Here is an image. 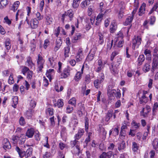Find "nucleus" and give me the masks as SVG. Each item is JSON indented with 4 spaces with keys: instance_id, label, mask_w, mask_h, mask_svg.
<instances>
[{
    "instance_id": "1",
    "label": "nucleus",
    "mask_w": 158,
    "mask_h": 158,
    "mask_svg": "<svg viewBox=\"0 0 158 158\" xmlns=\"http://www.w3.org/2000/svg\"><path fill=\"white\" fill-rule=\"evenodd\" d=\"M105 78L104 74L103 73L99 74V77L95 79L94 82V85L95 87L98 89L102 86V83Z\"/></svg>"
},
{
    "instance_id": "2",
    "label": "nucleus",
    "mask_w": 158,
    "mask_h": 158,
    "mask_svg": "<svg viewBox=\"0 0 158 158\" xmlns=\"http://www.w3.org/2000/svg\"><path fill=\"white\" fill-rule=\"evenodd\" d=\"M142 41V38L140 36H134L132 40V49L135 50L140 45Z\"/></svg>"
},
{
    "instance_id": "3",
    "label": "nucleus",
    "mask_w": 158,
    "mask_h": 158,
    "mask_svg": "<svg viewBox=\"0 0 158 158\" xmlns=\"http://www.w3.org/2000/svg\"><path fill=\"white\" fill-rule=\"evenodd\" d=\"M38 57L37 60L38 68L39 71H41L43 68V66L45 62V60L40 54H38Z\"/></svg>"
},
{
    "instance_id": "4",
    "label": "nucleus",
    "mask_w": 158,
    "mask_h": 158,
    "mask_svg": "<svg viewBox=\"0 0 158 158\" xmlns=\"http://www.w3.org/2000/svg\"><path fill=\"white\" fill-rule=\"evenodd\" d=\"M105 63H103L101 59H99L97 62V64L95 67V71L97 72H100L104 67Z\"/></svg>"
},
{
    "instance_id": "5",
    "label": "nucleus",
    "mask_w": 158,
    "mask_h": 158,
    "mask_svg": "<svg viewBox=\"0 0 158 158\" xmlns=\"http://www.w3.org/2000/svg\"><path fill=\"white\" fill-rule=\"evenodd\" d=\"M158 68V57H154L152 64L151 71L154 73L156 71Z\"/></svg>"
},
{
    "instance_id": "6",
    "label": "nucleus",
    "mask_w": 158,
    "mask_h": 158,
    "mask_svg": "<svg viewBox=\"0 0 158 158\" xmlns=\"http://www.w3.org/2000/svg\"><path fill=\"white\" fill-rule=\"evenodd\" d=\"M151 108L148 105H147L145 107L143 108L140 112L141 115L144 117H147L148 113L150 112Z\"/></svg>"
},
{
    "instance_id": "7",
    "label": "nucleus",
    "mask_w": 158,
    "mask_h": 158,
    "mask_svg": "<svg viewBox=\"0 0 158 158\" xmlns=\"http://www.w3.org/2000/svg\"><path fill=\"white\" fill-rule=\"evenodd\" d=\"M83 52V49L82 48L79 49L76 56V59L77 62L81 61L84 58Z\"/></svg>"
},
{
    "instance_id": "8",
    "label": "nucleus",
    "mask_w": 158,
    "mask_h": 158,
    "mask_svg": "<svg viewBox=\"0 0 158 158\" xmlns=\"http://www.w3.org/2000/svg\"><path fill=\"white\" fill-rule=\"evenodd\" d=\"M39 23V22L36 18H33L31 20L29 25L31 29H35L38 27Z\"/></svg>"
},
{
    "instance_id": "9",
    "label": "nucleus",
    "mask_w": 158,
    "mask_h": 158,
    "mask_svg": "<svg viewBox=\"0 0 158 158\" xmlns=\"http://www.w3.org/2000/svg\"><path fill=\"white\" fill-rule=\"evenodd\" d=\"M96 50V48H92L91 50V53H89L86 57V60L87 61H91L93 60L95 56Z\"/></svg>"
},
{
    "instance_id": "10",
    "label": "nucleus",
    "mask_w": 158,
    "mask_h": 158,
    "mask_svg": "<svg viewBox=\"0 0 158 158\" xmlns=\"http://www.w3.org/2000/svg\"><path fill=\"white\" fill-rule=\"evenodd\" d=\"M55 74L54 70L53 69H49L47 71L46 75L49 79L50 81L52 79Z\"/></svg>"
},
{
    "instance_id": "11",
    "label": "nucleus",
    "mask_w": 158,
    "mask_h": 158,
    "mask_svg": "<svg viewBox=\"0 0 158 158\" xmlns=\"http://www.w3.org/2000/svg\"><path fill=\"white\" fill-rule=\"evenodd\" d=\"M35 132V130L34 128L31 127L28 128L26 133L25 136L28 138H31L33 137Z\"/></svg>"
},
{
    "instance_id": "12",
    "label": "nucleus",
    "mask_w": 158,
    "mask_h": 158,
    "mask_svg": "<svg viewBox=\"0 0 158 158\" xmlns=\"http://www.w3.org/2000/svg\"><path fill=\"white\" fill-rule=\"evenodd\" d=\"M98 131L100 137L105 139L106 138V132L104 128L102 127H99Z\"/></svg>"
},
{
    "instance_id": "13",
    "label": "nucleus",
    "mask_w": 158,
    "mask_h": 158,
    "mask_svg": "<svg viewBox=\"0 0 158 158\" xmlns=\"http://www.w3.org/2000/svg\"><path fill=\"white\" fill-rule=\"evenodd\" d=\"M84 133V131L83 129L79 128L78 131L77 133L74 136V138L77 140L79 139Z\"/></svg>"
},
{
    "instance_id": "14",
    "label": "nucleus",
    "mask_w": 158,
    "mask_h": 158,
    "mask_svg": "<svg viewBox=\"0 0 158 158\" xmlns=\"http://www.w3.org/2000/svg\"><path fill=\"white\" fill-rule=\"evenodd\" d=\"M82 38V35L81 33H77L73 36L72 41L73 43H76L80 40Z\"/></svg>"
},
{
    "instance_id": "15",
    "label": "nucleus",
    "mask_w": 158,
    "mask_h": 158,
    "mask_svg": "<svg viewBox=\"0 0 158 158\" xmlns=\"http://www.w3.org/2000/svg\"><path fill=\"white\" fill-rule=\"evenodd\" d=\"M3 148L6 149H10L11 148L10 143L7 139H4L3 140Z\"/></svg>"
},
{
    "instance_id": "16",
    "label": "nucleus",
    "mask_w": 158,
    "mask_h": 158,
    "mask_svg": "<svg viewBox=\"0 0 158 158\" xmlns=\"http://www.w3.org/2000/svg\"><path fill=\"white\" fill-rule=\"evenodd\" d=\"M25 65L30 67V69H31L34 66V64L33 62L32 58L30 56H29L27 58Z\"/></svg>"
},
{
    "instance_id": "17",
    "label": "nucleus",
    "mask_w": 158,
    "mask_h": 158,
    "mask_svg": "<svg viewBox=\"0 0 158 158\" xmlns=\"http://www.w3.org/2000/svg\"><path fill=\"white\" fill-rule=\"evenodd\" d=\"M69 69L68 68H65L63 70V72L61 74V77L62 78H66L70 75Z\"/></svg>"
},
{
    "instance_id": "18",
    "label": "nucleus",
    "mask_w": 158,
    "mask_h": 158,
    "mask_svg": "<svg viewBox=\"0 0 158 158\" xmlns=\"http://www.w3.org/2000/svg\"><path fill=\"white\" fill-rule=\"evenodd\" d=\"M114 45L118 47L121 48L123 47L124 43L123 40V39L118 40L117 38L114 39Z\"/></svg>"
},
{
    "instance_id": "19",
    "label": "nucleus",
    "mask_w": 158,
    "mask_h": 158,
    "mask_svg": "<svg viewBox=\"0 0 158 158\" xmlns=\"http://www.w3.org/2000/svg\"><path fill=\"white\" fill-rule=\"evenodd\" d=\"M112 155V151L108 152H103L100 156V158H110Z\"/></svg>"
},
{
    "instance_id": "20",
    "label": "nucleus",
    "mask_w": 158,
    "mask_h": 158,
    "mask_svg": "<svg viewBox=\"0 0 158 158\" xmlns=\"http://www.w3.org/2000/svg\"><path fill=\"white\" fill-rule=\"evenodd\" d=\"M48 61V63L52 67H54L56 64L55 59L53 57L51 56L49 57Z\"/></svg>"
},
{
    "instance_id": "21",
    "label": "nucleus",
    "mask_w": 158,
    "mask_h": 158,
    "mask_svg": "<svg viewBox=\"0 0 158 158\" xmlns=\"http://www.w3.org/2000/svg\"><path fill=\"white\" fill-rule=\"evenodd\" d=\"M133 17V15H131L130 16H128L124 23V25L125 26L130 25L132 21Z\"/></svg>"
},
{
    "instance_id": "22",
    "label": "nucleus",
    "mask_w": 158,
    "mask_h": 158,
    "mask_svg": "<svg viewBox=\"0 0 158 158\" xmlns=\"http://www.w3.org/2000/svg\"><path fill=\"white\" fill-rule=\"evenodd\" d=\"M26 136L24 134H21L19 136L18 143L19 145L23 144L26 140Z\"/></svg>"
},
{
    "instance_id": "23",
    "label": "nucleus",
    "mask_w": 158,
    "mask_h": 158,
    "mask_svg": "<svg viewBox=\"0 0 158 158\" xmlns=\"http://www.w3.org/2000/svg\"><path fill=\"white\" fill-rule=\"evenodd\" d=\"M15 150L18 153L19 156L21 158H23V156H25V152L21 150L18 146H16L15 147Z\"/></svg>"
},
{
    "instance_id": "24",
    "label": "nucleus",
    "mask_w": 158,
    "mask_h": 158,
    "mask_svg": "<svg viewBox=\"0 0 158 158\" xmlns=\"http://www.w3.org/2000/svg\"><path fill=\"white\" fill-rule=\"evenodd\" d=\"M146 5L145 3H143L141 6L139 10V16H142L144 13L145 11V7Z\"/></svg>"
},
{
    "instance_id": "25",
    "label": "nucleus",
    "mask_w": 158,
    "mask_h": 158,
    "mask_svg": "<svg viewBox=\"0 0 158 158\" xmlns=\"http://www.w3.org/2000/svg\"><path fill=\"white\" fill-rule=\"evenodd\" d=\"M45 23L46 25H49L52 23L53 19L50 15H46L45 17Z\"/></svg>"
},
{
    "instance_id": "26",
    "label": "nucleus",
    "mask_w": 158,
    "mask_h": 158,
    "mask_svg": "<svg viewBox=\"0 0 158 158\" xmlns=\"http://www.w3.org/2000/svg\"><path fill=\"white\" fill-rule=\"evenodd\" d=\"M150 69V65L149 62L145 63L142 68L143 70L145 72H148Z\"/></svg>"
},
{
    "instance_id": "27",
    "label": "nucleus",
    "mask_w": 158,
    "mask_h": 158,
    "mask_svg": "<svg viewBox=\"0 0 158 158\" xmlns=\"http://www.w3.org/2000/svg\"><path fill=\"white\" fill-rule=\"evenodd\" d=\"M148 101V98L146 96H142L139 98V102L140 104L144 105Z\"/></svg>"
},
{
    "instance_id": "28",
    "label": "nucleus",
    "mask_w": 158,
    "mask_h": 158,
    "mask_svg": "<svg viewBox=\"0 0 158 158\" xmlns=\"http://www.w3.org/2000/svg\"><path fill=\"white\" fill-rule=\"evenodd\" d=\"M61 127L60 135L61 138L63 139L67 136L66 128L63 126H61Z\"/></svg>"
},
{
    "instance_id": "29",
    "label": "nucleus",
    "mask_w": 158,
    "mask_h": 158,
    "mask_svg": "<svg viewBox=\"0 0 158 158\" xmlns=\"http://www.w3.org/2000/svg\"><path fill=\"white\" fill-rule=\"evenodd\" d=\"M151 52L150 50L148 49L147 48L145 50L144 54L146 56L147 59L151 60Z\"/></svg>"
},
{
    "instance_id": "30",
    "label": "nucleus",
    "mask_w": 158,
    "mask_h": 158,
    "mask_svg": "<svg viewBox=\"0 0 158 158\" xmlns=\"http://www.w3.org/2000/svg\"><path fill=\"white\" fill-rule=\"evenodd\" d=\"M109 86L107 89V94L109 96L114 97L116 95V90L114 89H111Z\"/></svg>"
},
{
    "instance_id": "31",
    "label": "nucleus",
    "mask_w": 158,
    "mask_h": 158,
    "mask_svg": "<svg viewBox=\"0 0 158 158\" xmlns=\"http://www.w3.org/2000/svg\"><path fill=\"white\" fill-rule=\"evenodd\" d=\"M77 140L76 139H75L73 141H72L70 142V144L73 147L75 146H76V147L78 150H79V147L78 145V144L79 143V141Z\"/></svg>"
},
{
    "instance_id": "32",
    "label": "nucleus",
    "mask_w": 158,
    "mask_h": 158,
    "mask_svg": "<svg viewBox=\"0 0 158 158\" xmlns=\"http://www.w3.org/2000/svg\"><path fill=\"white\" fill-rule=\"evenodd\" d=\"M34 110H27L25 114L26 118L28 119L31 118L32 116Z\"/></svg>"
},
{
    "instance_id": "33",
    "label": "nucleus",
    "mask_w": 158,
    "mask_h": 158,
    "mask_svg": "<svg viewBox=\"0 0 158 158\" xmlns=\"http://www.w3.org/2000/svg\"><path fill=\"white\" fill-rule=\"evenodd\" d=\"M32 148H28L26 151V152H25V157L26 158H27L31 156L32 155Z\"/></svg>"
},
{
    "instance_id": "34",
    "label": "nucleus",
    "mask_w": 158,
    "mask_h": 158,
    "mask_svg": "<svg viewBox=\"0 0 158 158\" xmlns=\"http://www.w3.org/2000/svg\"><path fill=\"white\" fill-rule=\"evenodd\" d=\"M20 4V2L19 1L15 2L13 5L11 10H13L14 12H15L17 9L18 8L19 5Z\"/></svg>"
},
{
    "instance_id": "35",
    "label": "nucleus",
    "mask_w": 158,
    "mask_h": 158,
    "mask_svg": "<svg viewBox=\"0 0 158 158\" xmlns=\"http://www.w3.org/2000/svg\"><path fill=\"white\" fill-rule=\"evenodd\" d=\"M145 60L144 56L143 55H140L138 58L137 62L138 64L139 65H141L143 62Z\"/></svg>"
},
{
    "instance_id": "36",
    "label": "nucleus",
    "mask_w": 158,
    "mask_h": 158,
    "mask_svg": "<svg viewBox=\"0 0 158 158\" xmlns=\"http://www.w3.org/2000/svg\"><path fill=\"white\" fill-rule=\"evenodd\" d=\"M5 46L7 50H9L11 48V44L10 40L9 39L7 38L5 42Z\"/></svg>"
},
{
    "instance_id": "37",
    "label": "nucleus",
    "mask_w": 158,
    "mask_h": 158,
    "mask_svg": "<svg viewBox=\"0 0 158 158\" xmlns=\"http://www.w3.org/2000/svg\"><path fill=\"white\" fill-rule=\"evenodd\" d=\"M152 145L153 148L156 151H158V139L155 138L153 141Z\"/></svg>"
},
{
    "instance_id": "38",
    "label": "nucleus",
    "mask_w": 158,
    "mask_h": 158,
    "mask_svg": "<svg viewBox=\"0 0 158 158\" xmlns=\"http://www.w3.org/2000/svg\"><path fill=\"white\" fill-rule=\"evenodd\" d=\"M66 16H68L70 19V20L71 21L73 17L74 13L72 9H69L66 12Z\"/></svg>"
},
{
    "instance_id": "39",
    "label": "nucleus",
    "mask_w": 158,
    "mask_h": 158,
    "mask_svg": "<svg viewBox=\"0 0 158 158\" xmlns=\"http://www.w3.org/2000/svg\"><path fill=\"white\" fill-rule=\"evenodd\" d=\"M90 3V0H85L81 3V7L82 8L85 9L86 8L87 6L89 5Z\"/></svg>"
},
{
    "instance_id": "40",
    "label": "nucleus",
    "mask_w": 158,
    "mask_h": 158,
    "mask_svg": "<svg viewBox=\"0 0 158 158\" xmlns=\"http://www.w3.org/2000/svg\"><path fill=\"white\" fill-rule=\"evenodd\" d=\"M82 75L81 72H77L74 77V80L76 81L80 80L81 78Z\"/></svg>"
},
{
    "instance_id": "41",
    "label": "nucleus",
    "mask_w": 158,
    "mask_h": 158,
    "mask_svg": "<svg viewBox=\"0 0 158 158\" xmlns=\"http://www.w3.org/2000/svg\"><path fill=\"white\" fill-rule=\"evenodd\" d=\"M113 43V39H109L108 41L107 44V49L108 50H110L112 47Z\"/></svg>"
},
{
    "instance_id": "42",
    "label": "nucleus",
    "mask_w": 158,
    "mask_h": 158,
    "mask_svg": "<svg viewBox=\"0 0 158 158\" xmlns=\"http://www.w3.org/2000/svg\"><path fill=\"white\" fill-rule=\"evenodd\" d=\"M98 36L99 40H98V42L100 44H102L104 43V36L102 35V33L101 32L98 33Z\"/></svg>"
},
{
    "instance_id": "43",
    "label": "nucleus",
    "mask_w": 158,
    "mask_h": 158,
    "mask_svg": "<svg viewBox=\"0 0 158 158\" xmlns=\"http://www.w3.org/2000/svg\"><path fill=\"white\" fill-rule=\"evenodd\" d=\"M117 26L115 23H112L111 26H110V31L111 33L114 32L116 30Z\"/></svg>"
},
{
    "instance_id": "44",
    "label": "nucleus",
    "mask_w": 158,
    "mask_h": 158,
    "mask_svg": "<svg viewBox=\"0 0 158 158\" xmlns=\"http://www.w3.org/2000/svg\"><path fill=\"white\" fill-rule=\"evenodd\" d=\"M13 103L12 106L14 108L16 107V105L18 103V98L17 96H14L12 98Z\"/></svg>"
},
{
    "instance_id": "45",
    "label": "nucleus",
    "mask_w": 158,
    "mask_h": 158,
    "mask_svg": "<svg viewBox=\"0 0 158 158\" xmlns=\"http://www.w3.org/2000/svg\"><path fill=\"white\" fill-rule=\"evenodd\" d=\"M46 113L47 115L51 116L54 114L53 109L52 108H48L46 110Z\"/></svg>"
},
{
    "instance_id": "46",
    "label": "nucleus",
    "mask_w": 158,
    "mask_h": 158,
    "mask_svg": "<svg viewBox=\"0 0 158 158\" xmlns=\"http://www.w3.org/2000/svg\"><path fill=\"white\" fill-rule=\"evenodd\" d=\"M8 4L7 0H2L0 2V8L2 9L5 7Z\"/></svg>"
},
{
    "instance_id": "47",
    "label": "nucleus",
    "mask_w": 158,
    "mask_h": 158,
    "mask_svg": "<svg viewBox=\"0 0 158 158\" xmlns=\"http://www.w3.org/2000/svg\"><path fill=\"white\" fill-rule=\"evenodd\" d=\"M125 148V143L124 141H122L121 143L118 144V149L120 151L123 149Z\"/></svg>"
},
{
    "instance_id": "48",
    "label": "nucleus",
    "mask_w": 158,
    "mask_h": 158,
    "mask_svg": "<svg viewBox=\"0 0 158 158\" xmlns=\"http://www.w3.org/2000/svg\"><path fill=\"white\" fill-rule=\"evenodd\" d=\"M30 71L29 68L26 66H23L21 70V72L23 75L25 76L26 73Z\"/></svg>"
},
{
    "instance_id": "49",
    "label": "nucleus",
    "mask_w": 158,
    "mask_h": 158,
    "mask_svg": "<svg viewBox=\"0 0 158 158\" xmlns=\"http://www.w3.org/2000/svg\"><path fill=\"white\" fill-rule=\"evenodd\" d=\"M80 0H73L72 6L74 8H78L79 5V2Z\"/></svg>"
},
{
    "instance_id": "50",
    "label": "nucleus",
    "mask_w": 158,
    "mask_h": 158,
    "mask_svg": "<svg viewBox=\"0 0 158 158\" xmlns=\"http://www.w3.org/2000/svg\"><path fill=\"white\" fill-rule=\"evenodd\" d=\"M138 148L139 146H138L137 144L135 142H133L132 145V149L133 151L134 152H136L138 149Z\"/></svg>"
},
{
    "instance_id": "51",
    "label": "nucleus",
    "mask_w": 158,
    "mask_h": 158,
    "mask_svg": "<svg viewBox=\"0 0 158 158\" xmlns=\"http://www.w3.org/2000/svg\"><path fill=\"white\" fill-rule=\"evenodd\" d=\"M70 47L69 45L67 46V47H64V54L65 56L66 57L68 56V53L70 51Z\"/></svg>"
},
{
    "instance_id": "52",
    "label": "nucleus",
    "mask_w": 158,
    "mask_h": 158,
    "mask_svg": "<svg viewBox=\"0 0 158 158\" xmlns=\"http://www.w3.org/2000/svg\"><path fill=\"white\" fill-rule=\"evenodd\" d=\"M27 73V79L31 80L32 78V77L33 75V72L31 70H30Z\"/></svg>"
},
{
    "instance_id": "53",
    "label": "nucleus",
    "mask_w": 158,
    "mask_h": 158,
    "mask_svg": "<svg viewBox=\"0 0 158 158\" xmlns=\"http://www.w3.org/2000/svg\"><path fill=\"white\" fill-rule=\"evenodd\" d=\"M158 8V2H157L155 4L154 6L151 10L149 13V14H151L154 11H156L157 9Z\"/></svg>"
},
{
    "instance_id": "54",
    "label": "nucleus",
    "mask_w": 158,
    "mask_h": 158,
    "mask_svg": "<svg viewBox=\"0 0 158 158\" xmlns=\"http://www.w3.org/2000/svg\"><path fill=\"white\" fill-rule=\"evenodd\" d=\"M110 69L112 73H116L117 68L115 66L112 65L110 66Z\"/></svg>"
},
{
    "instance_id": "55",
    "label": "nucleus",
    "mask_w": 158,
    "mask_h": 158,
    "mask_svg": "<svg viewBox=\"0 0 158 158\" xmlns=\"http://www.w3.org/2000/svg\"><path fill=\"white\" fill-rule=\"evenodd\" d=\"M73 110V108L72 106H67L66 110V112L67 113L69 114L71 113Z\"/></svg>"
},
{
    "instance_id": "56",
    "label": "nucleus",
    "mask_w": 158,
    "mask_h": 158,
    "mask_svg": "<svg viewBox=\"0 0 158 158\" xmlns=\"http://www.w3.org/2000/svg\"><path fill=\"white\" fill-rule=\"evenodd\" d=\"M76 100L75 98H73L71 99L68 102L69 104L75 106L76 105Z\"/></svg>"
},
{
    "instance_id": "57",
    "label": "nucleus",
    "mask_w": 158,
    "mask_h": 158,
    "mask_svg": "<svg viewBox=\"0 0 158 158\" xmlns=\"http://www.w3.org/2000/svg\"><path fill=\"white\" fill-rule=\"evenodd\" d=\"M57 106L59 108L62 107L64 105L63 100L62 99H59L57 101Z\"/></svg>"
},
{
    "instance_id": "58",
    "label": "nucleus",
    "mask_w": 158,
    "mask_h": 158,
    "mask_svg": "<svg viewBox=\"0 0 158 158\" xmlns=\"http://www.w3.org/2000/svg\"><path fill=\"white\" fill-rule=\"evenodd\" d=\"M45 143H44V146L48 148H50V146L48 143V137L47 136L45 137Z\"/></svg>"
},
{
    "instance_id": "59",
    "label": "nucleus",
    "mask_w": 158,
    "mask_h": 158,
    "mask_svg": "<svg viewBox=\"0 0 158 158\" xmlns=\"http://www.w3.org/2000/svg\"><path fill=\"white\" fill-rule=\"evenodd\" d=\"M44 0H42L40 1L39 6V9L41 12L43 11L44 9Z\"/></svg>"
},
{
    "instance_id": "60",
    "label": "nucleus",
    "mask_w": 158,
    "mask_h": 158,
    "mask_svg": "<svg viewBox=\"0 0 158 158\" xmlns=\"http://www.w3.org/2000/svg\"><path fill=\"white\" fill-rule=\"evenodd\" d=\"M123 33L121 31H120L117 34V37L115 39L117 38L118 40H119L123 39Z\"/></svg>"
},
{
    "instance_id": "61",
    "label": "nucleus",
    "mask_w": 158,
    "mask_h": 158,
    "mask_svg": "<svg viewBox=\"0 0 158 158\" xmlns=\"http://www.w3.org/2000/svg\"><path fill=\"white\" fill-rule=\"evenodd\" d=\"M78 110L79 111H84L85 110L84 105L81 103H80L78 104Z\"/></svg>"
},
{
    "instance_id": "62",
    "label": "nucleus",
    "mask_w": 158,
    "mask_h": 158,
    "mask_svg": "<svg viewBox=\"0 0 158 158\" xmlns=\"http://www.w3.org/2000/svg\"><path fill=\"white\" fill-rule=\"evenodd\" d=\"M19 136H13L12 137V140L14 144L18 143Z\"/></svg>"
},
{
    "instance_id": "63",
    "label": "nucleus",
    "mask_w": 158,
    "mask_h": 158,
    "mask_svg": "<svg viewBox=\"0 0 158 158\" xmlns=\"http://www.w3.org/2000/svg\"><path fill=\"white\" fill-rule=\"evenodd\" d=\"M35 15L36 17L35 18H36L38 21L40 20L43 18V16L41 15L40 13L39 12H37L36 13Z\"/></svg>"
},
{
    "instance_id": "64",
    "label": "nucleus",
    "mask_w": 158,
    "mask_h": 158,
    "mask_svg": "<svg viewBox=\"0 0 158 158\" xmlns=\"http://www.w3.org/2000/svg\"><path fill=\"white\" fill-rule=\"evenodd\" d=\"M153 56L154 57H155L156 56L158 57V46H156L154 49Z\"/></svg>"
}]
</instances>
